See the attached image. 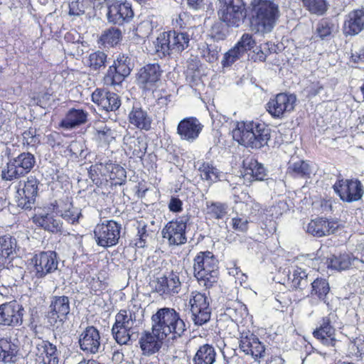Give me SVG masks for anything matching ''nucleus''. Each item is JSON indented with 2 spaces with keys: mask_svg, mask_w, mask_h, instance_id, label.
Returning <instances> with one entry per match:
<instances>
[{
  "mask_svg": "<svg viewBox=\"0 0 364 364\" xmlns=\"http://www.w3.org/2000/svg\"><path fill=\"white\" fill-rule=\"evenodd\" d=\"M239 348L247 355L259 363L264 356L265 348L259 338L249 330H240Z\"/></svg>",
  "mask_w": 364,
  "mask_h": 364,
  "instance_id": "obj_12",
  "label": "nucleus"
},
{
  "mask_svg": "<svg viewBox=\"0 0 364 364\" xmlns=\"http://www.w3.org/2000/svg\"><path fill=\"white\" fill-rule=\"evenodd\" d=\"M109 102L107 112L117 110L121 105L118 95L114 92H108Z\"/></svg>",
  "mask_w": 364,
  "mask_h": 364,
  "instance_id": "obj_61",
  "label": "nucleus"
},
{
  "mask_svg": "<svg viewBox=\"0 0 364 364\" xmlns=\"http://www.w3.org/2000/svg\"><path fill=\"white\" fill-rule=\"evenodd\" d=\"M314 337L316 338L322 345L333 348L332 350L336 352V347L338 341L335 337V333L327 334L326 330H314L313 332Z\"/></svg>",
  "mask_w": 364,
  "mask_h": 364,
  "instance_id": "obj_40",
  "label": "nucleus"
},
{
  "mask_svg": "<svg viewBox=\"0 0 364 364\" xmlns=\"http://www.w3.org/2000/svg\"><path fill=\"white\" fill-rule=\"evenodd\" d=\"M129 122L136 128L148 131L151 129L152 119L146 111L140 107H133L129 114Z\"/></svg>",
  "mask_w": 364,
  "mask_h": 364,
  "instance_id": "obj_30",
  "label": "nucleus"
},
{
  "mask_svg": "<svg viewBox=\"0 0 364 364\" xmlns=\"http://www.w3.org/2000/svg\"><path fill=\"white\" fill-rule=\"evenodd\" d=\"M201 57L208 63H214L218 58V47L213 45L203 44L199 48Z\"/></svg>",
  "mask_w": 364,
  "mask_h": 364,
  "instance_id": "obj_48",
  "label": "nucleus"
},
{
  "mask_svg": "<svg viewBox=\"0 0 364 364\" xmlns=\"http://www.w3.org/2000/svg\"><path fill=\"white\" fill-rule=\"evenodd\" d=\"M216 351L210 344H204L196 351L193 361L194 364H213L215 361Z\"/></svg>",
  "mask_w": 364,
  "mask_h": 364,
  "instance_id": "obj_33",
  "label": "nucleus"
},
{
  "mask_svg": "<svg viewBox=\"0 0 364 364\" xmlns=\"http://www.w3.org/2000/svg\"><path fill=\"white\" fill-rule=\"evenodd\" d=\"M333 24L329 23L328 21L321 20L317 24L316 33L321 39H324L331 34L333 31Z\"/></svg>",
  "mask_w": 364,
  "mask_h": 364,
  "instance_id": "obj_56",
  "label": "nucleus"
},
{
  "mask_svg": "<svg viewBox=\"0 0 364 364\" xmlns=\"http://www.w3.org/2000/svg\"><path fill=\"white\" fill-rule=\"evenodd\" d=\"M364 29V9L355 10L346 16L343 32L346 36L358 34Z\"/></svg>",
  "mask_w": 364,
  "mask_h": 364,
  "instance_id": "obj_26",
  "label": "nucleus"
},
{
  "mask_svg": "<svg viewBox=\"0 0 364 364\" xmlns=\"http://www.w3.org/2000/svg\"><path fill=\"white\" fill-rule=\"evenodd\" d=\"M181 284L179 276L176 272L158 277L151 282L154 290L161 296L178 294Z\"/></svg>",
  "mask_w": 364,
  "mask_h": 364,
  "instance_id": "obj_20",
  "label": "nucleus"
},
{
  "mask_svg": "<svg viewBox=\"0 0 364 364\" xmlns=\"http://www.w3.org/2000/svg\"><path fill=\"white\" fill-rule=\"evenodd\" d=\"M22 306L16 301L0 305V325L15 326L21 324Z\"/></svg>",
  "mask_w": 364,
  "mask_h": 364,
  "instance_id": "obj_22",
  "label": "nucleus"
},
{
  "mask_svg": "<svg viewBox=\"0 0 364 364\" xmlns=\"http://www.w3.org/2000/svg\"><path fill=\"white\" fill-rule=\"evenodd\" d=\"M106 60L107 55L102 51H97L89 55L87 63L91 69L97 70L105 66Z\"/></svg>",
  "mask_w": 364,
  "mask_h": 364,
  "instance_id": "obj_46",
  "label": "nucleus"
},
{
  "mask_svg": "<svg viewBox=\"0 0 364 364\" xmlns=\"http://www.w3.org/2000/svg\"><path fill=\"white\" fill-rule=\"evenodd\" d=\"M112 333L117 343L119 345H128L131 340L133 330L122 327L117 328L113 326Z\"/></svg>",
  "mask_w": 364,
  "mask_h": 364,
  "instance_id": "obj_42",
  "label": "nucleus"
},
{
  "mask_svg": "<svg viewBox=\"0 0 364 364\" xmlns=\"http://www.w3.org/2000/svg\"><path fill=\"white\" fill-rule=\"evenodd\" d=\"M112 164H113L112 163L109 162V163H105V164L97 163L94 165H92L90 166V173L92 177L95 175V176L101 175L103 176H109V177L112 167H113Z\"/></svg>",
  "mask_w": 364,
  "mask_h": 364,
  "instance_id": "obj_50",
  "label": "nucleus"
},
{
  "mask_svg": "<svg viewBox=\"0 0 364 364\" xmlns=\"http://www.w3.org/2000/svg\"><path fill=\"white\" fill-rule=\"evenodd\" d=\"M121 36L122 32L119 28H110L104 31L101 36L100 40L103 44L114 46L119 43Z\"/></svg>",
  "mask_w": 364,
  "mask_h": 364,
  "instance_id": "obj_44",
  "label": "nucleus"
},
{
  "mask_svg": "<svg viewBox=\"0 0 364 364\" xmlns=\"http://www.w3.org/2000/svg\"><path fill=\"white\" fill-rule=\"evenodd\" d=\"M162 70L158 63H150L142 67L137 73L136 82L145 90H151L159 81Z\"/></svg>",
  "mask_w": 364,
  "mask_h": 364,
  "instance_id": "obj_21",
  "label": "nucleus"
},
{
  "mask_svg": "<svg viewBox=\"0 0 364 364\" xmlns=\"http://www.w3.org/2000/svg\"><path fill=\"white\" fill-rule=\"evenodd\" d=\"M312 172V166L307 161L291 157L288 163L287 173L292 178H309Z\"/></svg>",
  "mask_w": 364,
  "mask_h": 364,
  "instance_id": "obj_27",
  "label": "nucleus"
},
{
  "mask_svg": "<svg viewBox=\"0 0 364 364\" xmlns=\"http://www.w3.org/2000/svg\"><path fill=\"white\" fill-rule=\"evenodd\" d=\"M250 9L251 27L256 32H271L280 17L279 5L273 0H252Z\"/></svg>",
  "mask_w": 364,
  "mask_h": 364,
  "instance_id": "obj_2",
  "label": "nucleus"
},
{
  "mask_svg": "<svg viewBox=\"0 0 364 364\" xmlns=\"http://www.w3.org/2000/svg\"><path fill=\"white\" fill-rule=\"evenodd\" d=\"M38 185V180L33 176L28 178L27 181L23 183L22 188L21 182H19V187L16 196L18 206L25 209L31 208V205L34 203L37 196Z\"/></svg>",
  "mask_w": 364,
  "mask_h": 364,
  "instance_id": "obj_16",
  "label": "nucleus"
},
{
  "mask_svg": "<svg viewBox=\"0 0 364 364\" xmlns=\"http://www.w3.org/2000/svg\"><path fill=\"white\" fill-rule=\"evenodd\" d=\"M188 220V215H183L166 224L161 233L169 245H181L187 242L186 228Z\"/></svg>",
  "mask_w": 364,
  "mask_h": 364,
  "instance_id": "obj_10",
  "label": "nucleus"
},
{
  "mask_svg": "<svg viewBox=\"0 0 364 364\" xmlns=\"http://www.w3.org/2000/svg\"><path fill=\"white\" fill-rule=\"evenodd\" d=\"M244 55L245 53L235 45L225 54L222 64L224 67L230 66Z\"/></svg>",
  "mask_w": 364,
  "mask_h": 364,
  "instance_id": "obj_49",
  "label": "nucleus"
},
{
  "mask_svg": "<svg viewBox=\"0 0 364 364\" xmlns=\"http://www.w3.org/2000/svg\"><path fill=\"white\" fill-rule=\"evenodd\" d=\"M310 295L316 296L320 300H324L330 291L329 284L326 279L317 278L311 282Z\"/></svg>",
  "mask_w": 364,
  "mask_h": 364,
  "instance_id": "obj_37",
  "label": "nucleus"
},
{
  "mask_svg": "<svg viewBox=\"0 0 364 364\" xmlns=\"http://www.w3.org/2000/svg\"><path fill=\"white\" fill-rule=\"evenodd\" d=\"M200 178L203 180L214 182L216 181L220 175V171L208 162H203L199 166Z\"/></svg>",
  "mask_w": 364,
  "mask_h": 364,
  "instance_id": "obj_39",
  "label": "nucleus"
},
{
  "mask_svg": "<svg viewBox=\"0 0 364 364\" xmlns=\"http://www.w3.org/2000/svg\"><path fill=\"white\" fill-rule=\"evenodd\" d=\"M88 113L82 109H70L60 122V127L71 129L79 127L87 120Z\"/></svg>",
  "mask_w": 364,
  "mask_h": 364,
  "instance_id": "obj_29",
  "label": "nucleus"
},
{
  "mask_svg": "<svg viewBox=\"0 0 364 364\" xmlns=\"http://www.w3.org/2000/svg\"><path fill=\"white\" fill-rule=\"evenodd\" d=\"M78 343L80 350L86 354H96L99 353L102 348L99 331L94 326L87 327L80 334Z\"/></svg>",
  "mask_w": 364,
  "mask_h": 364,
  "instance_id": "obj_18",
  "label": "nucleus"
},
{
  "mask_svg": "<svg viewBox=\"0 0 364 364\" xmlns=\"http://www.w3.org/2000/svg\"><path fill=\"white\" fill-rule=\"evenodd\" d=\"M135 322L134 314L126 310H120L115 316V322L113 326L117 328L122 327L133 330Z\"/></svg>",
  "mask_w": 364,
  "mask_h": 364,
  "instance_id": "obj_36",
  "label": "nucleus"
},
{
  "mask_svg": "<svg viewBox=\"0 0 364 364\" xmlns=\"http://www.w3.org/2000/svg\"><path fill=\"white\" fill-rule=\"evenodd\" d=\"M338 225L336 222L323 218L311 220L306 227V231L314 237H321L334 233Z\"/></svg>",
  "mask_w": 364,
  "mask_h": 364,
  "instance_id": "obj_25",
  "label": "nucleus"
},
{
  "mask_svg": "<svg viewBox=\"0 0 364 364\" xmlns=\"http://www.w3.org/2000/svg\"><path fill=\"white\" fill-rule=\"evenodd\" d=\"M166 338L161 336L153 327L151 331H144L141 333L139 340L142 354L150 356L159 352L161 348L164 340Z\"/></svg>",
  "mask_w": 364,
  "mask_h": 364,
  "instance_id": "obj_19",
  "label": "nucleus"
},
{
  "mask_svg": "<svg viewBox=\"0 0 364 364\" xmlns=\"http://www.w3.org/2000/svg\"><path fill=\"white\" fill-rule=\"evenodd\" d=\"M132 69L130 59L124 55H119L109 66L104 77V82L107 85H118L127 77Z\"/></svg>",
  "mask_w": 364,
  "mask_h": 364,
  "instance_id": "obj_13",
  "label": "nucleus"
},
{
  "mask_svg": "<svg viewBox=\"0 0 364 364\" xmlns=\"http://www.w3.org/2000/svg\"><path fill=\"white\" fill-rule=\"evenodd\" d=\"M352 257L348 254H343L338 257L332 256L328 259V267L338 271L347 269L352 264Z\"/></svg>",
  "mask_w": 364,
  "mask_h": 364,
  "instance_id": "obj_38",
  "label": "nucleus"
},
{
  "mask_svg": "<svg viewBox=\"0 0 364 364\" xmlns=\"http://www.w3.org/2000/svg\"><path fill=\"white\" fill-rule=\"evenodd\" d=\"M193 270L199 284L209 288L218 279V260L212 252H200L194 259Z\"/></svg>",
  "mask_w": 364,
  "mask_h": 364,
  "instance_id": "obj_4",
  "label": "nucleus"
},
{
  "mask_svg": "<svg viewBox=\"0 0 364 364\" xmlns=\"http://www.w3.org/2000/svg\"><path fill=\"white\" fill-rule=\"evenodd\" d=\"M153 28L154 25L151 20L146 18L138 24L135 29V34L141 38H144L149 36Z\"/></svg>",
  "mask_w": 364,
  "mask_h": 364,
  "instance_id": "obj_54",
  "label": "nucleus"
},
{
  "mask_svg": "<svg viewBox=\"0 0 364 364\" xmlns=\"http://www.w3.org/2000/svg\"><path fill=\"white\" fill-rule=\"evenodd\" d=\"M203 125L193 117L181 120L177 126V134L183 141L193 142L202 132Z\"/></svg>",
  "mask_w": 364,
  "mask_h": 364,
  "instance_id": "obj_23",
  "label": "nucleus"
},
{
  "mask_svg": "<svg viewBox=\"0 0 364 364\" xmlns=\"http://www.w3.org/2000/svg\"><path fill=\"white\" fill-rule=\"evenodd\" d=\"M296 102V95L282 92L270 99L266 108L272 117L282 119L294 109Z\"/></svg>",
  "mask_w": 364,
  "mask_h": 364,
  "instance_id": "obj_11",
  "label": "nucleus"
},
{
  "mask_svg": "<svg viewBox=\"0 0 364 364\" xmlns=\"http://www.w3.org/2000/svg\"><path fill=\"white\" fill-rule=\"evenodd\" d=\"M189 306L192 320L195 325L202 326L210 320L211 310L209 306V299L205 294L198 291L191 292Z\"/></svg>",
  "mask_w": 364,
  "mask_h": 364,
  "instance_id": "obj_9",
  "label": "nucleus"
},
{
  "mask_svg": "<svg viewBox=\"0 0 364 364\" xmlns=\"http://www.w3.org/2000/svg\"><path fill=\"white\" fill-rule=\"evenodd\" d=\"M95 138L100 143L109 144L114 139V131L111 128L105 129L104 132L94 134Z\"/></svg>",
  "mask_w": 364,
  "mask_h": 364,
  "instance_id": "obj_58",
  "label": "nucleus"
},
{
  "mask_svg": "<svg viewBox=\"0 0 364 364\" xmlns=\"http://www.w3.org/2000/svg\"><path fill=\"white\" fill-rule=\"evenodd\" d=\"M16 248V240L9 235L0 237V249L6 253V257H13Z\"/></svg>",
  "mask_w": 364,
  "mask_h": 364,
  "instance_id": "obj_43",
  "label": "nucleus"
},
{
  "mask_svg": "<svg viewBox=\"0 0 364 364\" xmlns=\"http://www.w3.org/2000/svg\"><path fill=\"white\" fill-rule=\"evenodd\" d=\"M35 157L28 152L19 154L17 157L10 159L1 171L2 178L11 181L28 173L34 166Z\"/></svg>",
  "mask_w": 364,
  "mask_h": 364,
  "instance_id": "obj_7",
  "label": "nucleus"
},
{
  "mask_svg": "<svg viewBox=\"0 0 364 364\" xmlns=\"http://www.w3.org/2000/svg\"><path fill=\"white\" fill-rule=\"evenodd\" d=\"M70 312V301L68 296H54L50 305V318L63 321Z\"/></svg>",
  "mask_w": 364,
  "mask_h": 364,
  "instance_id": "obj_28",
  "label": "nucleus"
},
{
  "mask_svg": "<svg viewBox=\"0 0 364 364\" xmlns=\"http://www.w3.org/2000/svg\"><path fill=\"white\" fill-rule=\"evenodd\" d=\"M255 44L252 36L249 33H245L240 40L237 43L236 46L240 48L245 53L252 48Z\"/></svg>",
  "mask_w": 364,
  "mask_h": 364,
  "instance_id": "obj_57",
  "label": "nucleus"
},
{
  "mask_svg": "<svg viewBox=\"0 0 364 364\" xmlns=\"http://www.w3.org/2000/svg\"><path fill=\"white\" fill-rule=\"evenodd\" d=\"M189 36L175 31L161 33L154 45L159 55L166 56L171 53H179L188 48Z\"/></svg>",
  "mask_w": 364,
  "mask_h": 364,
  "instance_id": "obj_5",
  "label": "nucleus"
},
{
  "mask_svg": "<svg viewBox=\"0 0 364 364\" xmlns=\"http://www.w3.org/2000/svg\"><path fill=\"white\" fill-rule=\"evenodd\" d=\"M348 348L356 356L364 355V336L360 335L350 341Z\"/></svg>",
  "mask_w": 364,
  "mask_h": 364,
  "instance_id": "obj_55",
  "label": "nucleus"
},
{
  "mask_svg": "<svg viewBox=\"0 0 364 364\" xmlns=\"http://www.w3.org/2000/svg\"><path fill=\"white\" fill-rule=\"evenodd\" d=\"M218 11L219 19L228 26L238 27L246 17L245 4L243 0H219Z\"/></svg>",
  "mask_w": 364,
  "mask_h": 364,
  "instance_id": "obj_6",
  "label": "nucleus"
},
{
  "mask_svg": "<svg viewBox=\"0 0 364 364\" xmlns=\"http://www.w3.org/2000/svg\"><path fill=\"white\" fill-rule=\"evenodd\" d=\"M35 222L46 230L53 233L60 232L63 230V223L61 220L50 214L36 216Z\"/></svg>",
  "mask_w": 364,
  "mask_h": 364,
  "instance_id": "obj_32",
  "label": "nucleus"
},
{
  "mask_svg": "<svg viewBox=\"0 0 364 364\" xmlns=\"http://www.w3.org/2000/svg\"><path fill=\"white\" fill-rule=\"evenodd\" d=\"M182 201L177 198H171L169 203L168 208L171 212L178 213L182 210Z\"/></svg>",
  "mask_w": 364,
  "mask_h": 364,
  "instance_id": "obj_63",
  "label": "nucleus"
},
{
  "mask_svg": "<svg viewBox=\"0 0 364 364\" xmlns=\"http://www.w3.org/2000/svg\"><path fill=\"white\" fill-rule=\"evenodd\" d=\"M107 20L109 23L122 25L130 21L134 17L131 4L127 2H116L108 7Z\"/></svg>",
  "mask_w": 364,
  "mask_h": 364,
  "instance_id": "obj_24",
  "label": "nucleus"
},
{
  "mask_svg": "<svg viewBox=\"0 0 364 364\" xmlns=\"http://www.w3.org/2000/svg\"><path fill=\"white\" fill-rule=\"evenodd\" d=\"M121 225L113 220L97 224L94 235L97 245L109 247L115 245L119 239Z\"/></svg>",
  "mask_w": 364,
  "mask_h": 364,
  "instance_id": "obj_8",
  "label": "nucleus"
},
{
  "mask_svg": "<svg viewBox=\"0 0 364 364\" xmlns=\"http://www.w3.org/2000/svg\"><path fill=\"white\" fill-rule=\"evenodd\" d=\"M1 346L2 348V358L4 363H9L13 361V358L16 356L18 349L17 346L12 343L6 338H0Z\"/></svg>",
  "mask_w": 364,
  "mask_h": 364,
  "instance_id": "obj_41",
  "label": "nucleus"
},
{
  "mask_svg": "<svg viewBox=\"0 0 364 364\" xmlns=\"http://www.w3.org/2000/svg\"><path fill=\"white\" fill-rule=\"evenodd\" d=\"M232 228L239 232H246L248 229V220L246 218H233L232 219Z\"/></svg>",
  "mask_w": 364,
  "mask_h": 364,
  "instance_id": "obj_60",
  "label": "nucleus"
},
{
  "mask_svg": "<svg viewBox=\"0 0 364 364\" xmlns=\"http://www.w3.org/2000/svg\"><path fill=\"white\" fill-rule=\"evenodd\" d=\"M232 137L239 144L252 149H260L270 139V129L264 124L255 121L237 122L232 129Z\"/></svg>",
  "mask_w": 364,
  "mask_h": 364,
  "instance_id": "obj_1",
  "label": "nucleus"
},
{
  "mask_svg": "<svg viewBox=\"0 0 364 364\" xmlns=\"http://www.w3.org/2000/svg\"><path fill=\"white\" fill-rule=\"evenodd\" d=\"M304 6L312 14L322 15L327 9L326 0H302Z\"/></svg>",
  "mask_w": 364,
  "mask_h": 364,
  "instance_id": "obj_45",
  "label": "nucleus"
},
{
  "mask_svg": "<svg viewBox=\"0 0 364 364\" xmlns=\"http://www.w3.org/2000/svg\"><path fill=\"white\" fill-rule=\"evenodd\" d=\"M289 281L293 288L302 290L308 286V274L301 267H293L292 270L289 271Z\"/></svg>",
  "mask_w": 364,
  "mask_h": 364,
  "instance_id": "obj_35",
  "label": "nucleus"
},
{
  "mask_svg": "<svg viewBox=\"0 0 364 364\" xmlns=\"http://www.w3.org/2000/svg\"><path fill=\"white\" fill-rule=\"evenodd\" d=\"M225 314L228 316L233 324H237L244 316L247 315L245 307L240 303H236L233 307H228L225 310Z\"/></svg>",
  "mask_w": 364,
  "mask_h": 364,
  "instance_id": "obj_47",
  "label": "nucleus"
},
{
  "mask_svg": "<svg viewBox=\"0 0 364 364\" xmlns=\"http://www.w3.org/2000/svg\"><path fill=\"white\" fill-rule=\"evenodd\" d=\"M335 315L330 314L327 316L323 318L321 323L316 330H326L327 333L331 335V333H336L334 327L331 325L332 320L334 318Z\"/></svg>",
  "mask_w": 364,
  "mask_h": 364,
  "instance_id": "obj_59",
  "label": "nucleus"
},
{
  "mask_svg": "<svg viewBox=\"0 0 364 364\" xmlns=\"http://www.w3.org/2000/svg\"><path fill=\"white\" fill-rule=\"evenodd\" d=\"M245 175L250 176L257 181H262L266 176V171L263 165L257 160L250 159L243 161Z\"/></svg>",
  "mask_w": 364,
  "mask_h": 364,
  "instance_id": "obj_34",
  "label": "nucleus"
},
{
  "mask_svg": "<svg viewBox=\"0 0 364 364\" xmlns=\"http://www.w3.org/2000/svg\"><path fill=\"white\" fill-rule=\"evenodd\" d=\"M33 272L37 278H43L58 269V259L53 251L41 252L33 258Z\"/></svg>",
  "mask_w": 364,
  "mask_h": 364,
  "instance_id": "obj_14",
  "label": "nucleus"
},
{
  "mask_svg": "<svg viewBox=\"0 0 364 364\" xmlns=\"http://www.w3.org/2000/svg\"><path fill=\"white\" fill-rule=\"evenodd\" d=\"M61 217L67 220L69 223L73 224L77 222L80 216L81 215V211L78 208L74 207L71 203L69 204L68 208L64 211H61Z\"/></svg>",
  "mask_w": 364,
  "mask_h": 364,
  "instance_id": "obj_53",
  "label": "nucleus"
},
{
  "mask_svg": "<svg viewBox=\"0 0 364 364\" xmlns=\"http://www.w3.org/2000/svg\"><path fill=\"white\" fill-rule=\"evenodd\" d=\"M151 327L161 336L175 339L186 331V324L180 314L173 308L164 307L157 310L151 318Z\"/></svg>",
  "mask_w": 364,
  "mask_h": 364,
  "instance_id": "obj_3",
  "label": "nucleus"
},
{
  "mask_svg": "<svg viewBox=\"0 0 364 364\" xmlns=\"http://www.w3.org/2000/svg\"><path fill=\"white\" fill-rule=\"evenodd\" d=\"M333 189L341 199L346 202L357 201L363 194L361 183L358 180H338L333 185Z\"/></svg>",
  "mask_w": 364,
  "mask_h": 364,
  "instance_id": "obj_15",
  "label": "nucleus"
},
{
  "mask_svg": "<svg viewBox=\"0 0 364 364\" xmlns=\"http://www.w3.org/2000/svg\"><path fill=\"white\" fill-rule=\"evenodd\" d=\"M111 173L109 175V178L113 180L115 178L122 181L126 178V171L125 170L120 166L117 164H112Z\"/></svg>",
  "mask_w": 364,
  "mask_h": 364,
  "instance_id": "obj_62",
  "label": "nucleus"
},
{
  "mask_svg": "<svg viewBox=\"0 0 364 364\" xmlns=\"http://www.w3.org/2000/svg\"><path fill=\"white\" fill-rule=\"evenodd\" d=\"M207 208L208 214L215 219H221L227 213V206L220 203H211Z\"/></svg>",
  "mask_w": 364,
  "mask_h": 364,
  "instance_id": "obj_52",
  "label": "nucleus"
},
{
  "mask_svg": "<svg viewBox=\"0 0 364 364\" xmlns=\"http://www.w3.org/2000/svg\"><path fill=\"white\" fill-rule=\"evenodd\" d=\"M60 352L57 347L47 341H41L36 344L35 348L31 352V355H35L38 364H58Z\"/></svg>",
  "mask_w": 364,
  "mask_h": 364,
  "instance_id": "obj_17",
  "label": "nucleus"
},
{
  "mask_svg": "<svg viewBox=\"0 0 364 364\" xmlns=\"http://www.w3.org/2000/svg\"><path fill=\"white\" fill-rule=\"evenodd\" d=\"M92 100L95 104L101 107L102 109H105L107 112L109 102L108 92L103 90L97 89L92 94Z\"/></svg>",
  "mask_w": 364,
  "mask_h": 364,
  "instance_id": "obj_51",
  "label": "nucleus"
},
{
  "mask_svg": "<svg viewBox=\"0 0 364 364\" xmlns=\"http://www.w3.org/2000/svg\"><path fill=\"white\" fill-rule=\"evenodd\" d=\"M189 8L198 11L204 9V0H187Z\"/></svg>",
  "mask_w": 364,
  "mask_h": 364,
  "instance_id": "obj_64",
  "label": "nucleus"
},
{
  "mask_svg": "<svg viewBox=\"0 0 364 364\" xmlns=\"http://www.w3.org/2000/svg\"><path fill=\"white\" fill-rule=\"evenodd\" d=\"M124 149L129 155L141 157L146 151V146L143 139L130 134L124 135L123 138Z\"/></svg>",
  "mask_w": 364,
  "mask_h": 364,
  "instance_id": "obj_31",
  "label": "nucleus"
}]
</instances>
